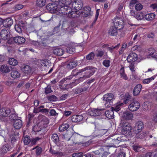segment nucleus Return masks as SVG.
Instances as JSON below:
<instances>
[{"instance_id": "nucleus-1", "label": "nucleus", "mask_w": 157, "mask_h": 157, "mask_svg": "<svg viewBox=\"0 0 157 157\" xmlns=\"http://www.w3.org/2000/svg\"><path fill=\"white\" fill-rule=\"evenodd\" d=\"M72 9L69 6H64L63 4H59L58 2L57 12L60 14L66 15L69 18H73L76 16L75 12L72 11Z\"/></svg>"}, {"instance_id": "nucleus-2", "label": "nucleus", "mask_w": 157, "mask_h": 157, "mask_svg": "<svg viewBox=\"0 0 157 157\" xmlns=\"http://www.w3.org/2000/svg\"><path fill=\"white\" fill-rule=\"evenodd\" d=\"M85 71L84 75L87 78H89L94 73L95 71L94 69L90 67H86L83 69L79 70L78 71L76 70H73L72 74L73 75H78L82 72Z\"/></svg>"}, {"instance_id": "nucleus-3", "label": "nucleus", "mask_w": 157, "mask_h": 157, "mask_svg": "<svg viewBox=\"0 0 157 157\" xmlns=\"http://www.w3.org/2000/svg\"><path fill=\"white\" fill-rule=\"evenodd\" d=\"M120 125L122 127L121 132L122 134L126 136L128 135L130 136H133L135 134L133 128L132 129L129 123L128 122L121 123Z\"/></svg>"}, {"instance_id": "nucleus-4", "label": "nucleus", "mask_w": 157, "mask_h": 157, "mask_svg": "<svg viewBox=\"0 0 157 157\" xmlns=\"http://www.w3.org/2000/svg\"><path fill=\"white\" fill-rule=\"evenodd\" d=\"M115 99L113 94L112 93H108L105 94L103 97V99L105 102V106L110 107L111 105L110 103L112 102V100Z\"/></svg>"}, {"instance_id": "nucleus-5", "label": "nucleus", "mask_w": 157, "mask_h": 157, "mask_svg": "<svg viewBox=\"0 0 157 157\" xmlns=\"http://www.w3.org/2000/svg\"><path fill=\"white\" fill-rule=\"evenodd\" d=\"M106 148L105 147L100 148L98 150L93 151L92 152L95 155H98V157H107L110 153L106 151H104V150Z\"/></svg>"}, {"instance_id": "nucleus-6", "label": "nucleus", "mask_w": 157, "mask_h": 157, "mask_svg": "<svg viewBox=\"0 0 157 157\" xmlns=\"http://www.w3.org/2000/svg\"><path fill=\"white\" fill-rule=\"evenodd\" d=\"M113 23L114 26L121 29L124 27V21L120 17H116L113 19Z\"/></svg>"}, {"instance_id": "nucleus-7", "label": "nucleus", "mask_w": 157, "mask_h": 157, "mask_svg": "<svg viewBox=\"0 0 157 157\" xmlns=\"http://www.w3.org/2000/svg\"><path fill=\"white\" fill-rule=\"evenodd\" d=\"M102 110L99 109H90L88 110L87 114L92 116H100L101 114Z\"/></svg>"}, {"instance_id": "nucleus-8", "label": "nucleus", "mask_w": 157, "mask_h": 157, "mask_svg": "<svg viewBox=\"0 0 157 157\" xmlns=\"http://www.w3.org/2000/svg\"><path fill=\"white\" fill-rule=\"evenodd\" d=\"M39 118L40 119H41V121L40 122V123L38 124V125L36 127V128H37V127H38L39 124L41 125L43 124V126H41V128L40 129V130H37L36 131V132H39L40 131L41 128H43L45 126V125H46L49 123V120L48 118L46 117L45 116H40L39 117Z\"/></svg>"}, {"instance_id": "nucleus-9", "label": "nucleus", "mask_w": 157, "mask_h": 157, "mask_svg": "<svg viewBox=\"0 0 157 157\" xmlns=\"http://www.w3.org/2000/svg\"><path fill=\"white\" fill-rule=\"evenodd\" d=\"M140 107V103L137 101H134L131 103L128 107L130 111L133 112L137 110Z\"/></svg>"}, {"instance_id": "nucleus-10", "label": "nucleus", "mask_w": 157, "mask_h": 157, "mask_svg": "<svg viewBox=\"0 0 157 157\" xmlns=\"http://www.w3.org/2000/svg\"><path fill=\"white\" fill-rule=\"evenodd\" d=\"M144 124L143 122L141 121H138L137 122L135 125V127L133 128L134 133L139 132L142 130L144 128Z\"/></svg>"}, {"instance_id": "nucleus-11", "label": "nucleus", "mask_w": 157, "mask_h": 157, "mask_svg": "<svg viewBox=\"0 0 157 157\" xmlns=\"http://www.w3.org/2000/svg\"><path fill=\"white\" fill-rule=\"evenodd\" d=\"M0 36L3 40H7L10 37V32L8 29H3L1 31Z\"/></svg>"}, {"instance_id": "nucleus-12", "label": "nucleus", "mask_w": 157, "mask_h": 157, "mask_svg": "<svg viewBox=\"0 0 157 157\" xmlns=\"http://www.w3.org/2000/svg\"><path fill=\"white\" fill-rule=\"evenodd\" d=\"M14 28L15 30L17 32L20 33L25 29V24L22 21H19L18 24L15 25Z\"/></svg>"}, {"instance_id": "nucleus-13", "label": "nucleus", "mask_w": 157, "mask_h": 157, "mask_svg": "<svg viewBox=\"0 0 157 157\" xmlns=\"http://www.w3.org/2000/svg\"><path fill=\"white\" fill-rule=\"evenodd\" d=\"M57 6L49 3L46 6L47 9L51 13H56L57 12L58 3H56Z\"/></svg>"}, {"instance_id": "nucleus-14", "label": "nucleus", "mask_w": 157, "mask_h": 157, "mask_svg": "<svg viewBox=\"0 0 157 157\" xmlns=\"http://www.w3.org/2000/svg\"><path fill=\"white\" fill-rule=\"evenodd\" d=\"M21 70L24 73L27 75L32 73V68L28 65H23L21 67Z\"/></svg>"}, {"instance_id": "nucleus-15", "label": "nucleus", "mask_w": 157, "mask_h": 157, "mask_svg": "<svg viewBox=\"0 0 157 157\" xmlns=\"http://www.w3.org/2000/svg\"><path fill=\"white\" fill-rule=\"evenodd\" d=\"M122 117L124 120H129L132 119L133 115L130 112L125 111L123 113Z\"/></svg>"}, {"instance_id": "nucleus-16", "label": "nucleus", "mask_w": 157, "mask_h": 157, "mask_svg": "<svg viewBox=\"0 0 157 157\" xmlns=\"http://www.w3.org/2000/svg\"><path fill=\"white\" fill-rule=\"evenodd\" d=\"M98 126L95 125V130L94 132L95 135L96 136H101L105 134L107 132L106 129H101L98 130Z\"/></svg>"}, {"instance_id": "nucleus-17", "label": "nucleus", "mask_w": 157, "mask_h": 157, "mask_svg": "<svg viewBox=\"0 0 157 157\" xmlns=\"http://www.w3.org/2000/svg\"><path fill=\"white\" fill-rule=\"evenodd\" d=\"M138 56L135 53H131L128 56L127 60L128 62H134L138 59Z\"/></svg>"}, {"instance_id": "nucleus-18", "label": "nucleus", "mask_w": 157, "mask_h": 157, "mask_svg": "<svg viewBox=\"0 0 157 157\" xmlns=\"http://www.w3.org/2000/svg\"><path fill=\"white\" fill-rule=\"evenodd\" d=\"M120 29L114 26H112L110 28L109 30L108 33L111 36H116L118 34V30Z\"/></svg>"}, {"instance_id": "nucleus-19", "label": "nucleus", "mask_w": 157, "mask_h": 157, "mask_svg": "<svg viewBox=\"0 0 157 157\" xmlns=\"http://www.w3.org/2000/svg\"><path fill=\"white\" fill-rule=\"evenodd\" d=\"M11 39L13 40V41L15 43L19 44H24L25 41V40L24 37L19 36L12 38Z\"/></svg>"}, {"instance_id": "nucleus-20", "label": "nucleus", "mask_w": 157, "mask_h": 157, "mask_svg": "<svg viewBox=\"0 0 157 157\" xmlns=\"http://www.w3.org/2000/svg\"><path fill=\"white\" fill-rule=\"evenodd\" d=\"M11 110L7 108H4L0 109V116L2 117H7L10 113Z\"/></svg>"}, {"instance_id": "nucleus-21", "label": "nucleus", "mask_w": 157, "mask_h": 157, "mask_svg": "<svg viewBox=\"0 0 157 157\" xmlns=\"http://www.w3.org/2000/svg\"><path fill=\"white\" fill-rule=\"evenodd\" d=\"M53 54L55 55L61 56L64 53V50L62 48L54 47L53 48Z\"/></svg>"}, {"instance_id": "nucleus-22", "label": "nucleus", "mask_w": 157, "mask_h": 157, "mask_svg": "<svg viewBox=\"0 0 157 157\" xmlns=\"http://www.w3.org/2000/svg\"><path fill=\"white\" fill-rule=\"evenodd\" d=\"M22 125V121L20 119H16L13 123V126L15 128L17 129H18L20 128Z\"/></svg>"}, {"instance_id": "nucleus-23", "label": "nucleus", "mask_w": 157, "mask_h": 157, "mask_svg": "<svg viewBox=\"0 0 157 157\" xmlns=\"http://www.w3.org/2000/svg\"><path fill=\"white\" fill-rule=\"evenodd\" d=\"M83 119V117L81 115H74L72 116L71 120L73 122H80Z\"/></svg>"}, {"instance_id": "nucleus-24", "label": "nucleus", "mask_w": 157, "mask_h": 157, "mask_svg": "<svg viewBox=\"0 0 157 157\" xmlns=\"http://www.w3.org/2000/svg\"><path fill=\"white\" fill-rule=\"evenodd\" d=\"M13 23V20L11 18H8L3 20V25L6 27L10 26Z\"/></svg>"}, {"instance_id": "nucleus-25", "label": "nucleus", "mask_w": 157, "mask_h": 157, "mask_svg": "<svg viewBox=\"0 0 157 157\" xmlns=\"http://www.w3.org/2000/svg\"><path fill=\"white\" fill-rule=\"evenodd\" d=\"M142 85L140 84H138L134 88L133 93L135 96H137L139 94L141 91Z\"/></svg>"}, {"instance_id": "nucleus-26", "label": "nucleus", "mask_w": 157, "mask_h": 157, "mask_svg": "<svg viewBox=\"0 0 157 157\" xmlns=\"http://www.w3.org/2000/svg\"><path fill=\"white\" fill-rule=\"evenodd\" d=\"M0 71L2 73H6L10 71V67L6 65H2L0 67Z\"/></svg>"}, {"instance_id": "nucleus-27", "label": "nucleus", "mask_w": 157, "mask_h": 157, "mask_svg": "<svg viewBox=\"0 0 157 157\" xmlns=\"http://www.w3.org/2000/svg\"><path fill=\"white\" fill-rule=\"evenodd\" d=\"M50 152L53 155L57 156V157H60L63 155V153L62 152L55 150L52 148L50 149Z\"/></svg>"}, {"instance_id": "nucleus-28", "label": "nucleus", "mask_w": 157, "mask_h": 157, "mask_svg": "<svg viewBox=\"0 0 157 157\" xmlns=\"http://www.w3.org/2000/svg\"><path fill=\"white\" fill-rule=\"evenodd\" d=\"M105 116L109 119H112L114 117V112L113 109L108 110L105 112Z\"/></svg>"}, {"instance_id": "nucleus-29", "label": "nucleus", "mask_w": 157, "mask_h": 157, "mask_svg": "<svg viewBox=\"0 0 157 157\" xmlns=\"http://www.w3.org/2000/svg\"><path fill=\"white\" fill-rule=\"evenodd\" d=\"M77 64V62L76 61L71 60L67 64V67L69 69H72L75 67Z\"/></svg>"}, {"instance_id": "nucleus-30", "label": "nucleus", "mask_w": 157, "mask_h": 157, "mask_svg": "<svg viewBox=\"0 0 157 157\" xmlns=\"http://www.w3.org/2000/svg\"><path fill=\"white\" fill-rule=\"evenodd\" d=\"M11 75L13 78H17L20 77V74L17 70H13L11 71Z\"/></svg>"}, {"instance_id": "nucleus-31", "label": "nucleus", "mask_w": 157, "mask_h": 157, "mask_svg": "<svg viewBox=\"0 0 157 157\" xmlns=\"http://www.w3.org/2000/svg\"><path fill=\"white\" fill-rule=\"evenodd\" d=\"M69 127V124L67 123H64L61 125L59 128L60 131L63 132L67 130Z\"/></svg>"}, {"instance_id": "nucleus-32", "label": "nucleus", "mask_w": 157, "mask_h": 157, "mask_svg": "<svg viewBox=\"0 0 157 157\" xmlns=\"http://www.w3.org/2000/svg\"><path fill=\"white\" fill-rule=\"evenodd\" d=\"M120 74L121 78L125 80L128 79V77L125 72L124 67L121 68L120 71Z\"/></svg>"}, {"instance_id": "nucleus-33", "label": "nucleus", "mask_w": 157, "mask_h": 157, "mask_svg": "<svg viewBox=\"0 0 157 157\" xmlns=\"http://www.w3.org/2000/svg\"><path fill=\"white\" fill-rule=\"evenodd\" d=\"M149 53L151 57L156 58L157 57V51L154 49L151 48L149 50Z\"/></svg>"}, {"instance_id": "nucleus-34", "label": "nucleus", "mask_w": 157, "mask_h": 157, "mask_svg": "<svg viewBox=\"0 0 157 157\" xmlns=\"http://www.w3.org/2000/svg\"><path fill=\"white\" fill-rule=\"evenodd\" d=\"M10 149V147L8 144L3 145L2 149V153L4 154L6 153L8 151H9Z\"/></svg>"}, {"instance_id": "nucleus-35", "label": "nucleus", "mask_w": 157, "mask_h": 157, "mask_svg": "<svg viewBox=\"0 0 157 157\" xmlns=\"http://www.w3.org/2000/svg\"><path fill=\"white\" fill-rule=\"evenodd\" d=\"M123 103H118L115 105L114 107H112L113 110H114L116 112H117L120 110L121 106L124 105Z\"/></svg>"}, {"instance_id": "nucleus-36", "label": "nucleus", "mask_w": 157, "mask_h": 157, "mask_svg": "<svg viewBox=\"0 0 157 157\" xmlns=\"http://www.w3.org/2000/svg\"><path fill=\"white\" fill-rule=\"evenodd\" d=\"M155 14L153 13H151L146 14L145 16V18L148 21H150L153 19L155 17Z\"/></svg>"}, {"instance_id": "nucleus-37", "label": "nucleus", "mask_w": 157, "mask_h": 157, "mask_svg": "<svg viewBox=\"0 0 157 157\" xmlns=\"http://www.w3.org/2000/svg\"><path fill=\"white\" fill-rule=\"evenodd\" d=\"M59 4H63L64 6H68L71 2V0H60Z\"/></svg>"}, {"instance_id": "nucleus-38", "label": "nucleus", "mask_w": 157, "mask_h": 157, "mask_svg": "<svg viewBox=\"0 0 157 157\" xmlns=\"http://www.w3.org/2000/svg\"><path fill=\"white\" fill-rule=\"evenodd\" d=\"M40 63L42 66L48 67L49 66L50 62L47 59L40 60Z\"/></svg>"}, {"instance_id": "nucleus-39", "label": "nucleus", "mask_w": 157, "mask_h": 157, "mask_svg": "<svg viewBox=\"0 0 157 157\" xmlns=\"http://www.w3.org/2000/svg\"><path fill=\"white\" fill-rule=\"evenodd\" d=\"M131 95L128 93H126L124 96V102L125 104L128 102V101L130 100L131 98Z\"/></svg>"}, {"instance_id": "nucleus-40", "label": "nucleus", "mask_w": 157, "mask_h": 157, "mask_svg": "<svg viewBox=\"0 0 157 157\" xmlns=\"http://www.w3.org/2000/svg\"><path fill=\"white\" fill-rule=\"evenodd\" d=\"M35 149L36 150V154L37 155H40L42 152V149L41 147L36 146L32 149V150H34Z\"/></svg>"}, {"instance_id": "nucleus-41", "label": "nucleus", "mask_w": 157, "mask_h": 157, "mask_svg": "<svg viewBox=\"0 0 157 157\" xmlns=\"http://www.w3.org/2000/svg\"><path fill=\"white\" fill-rule=\"evenodd\" d=\"M8 63L10 65L15 66L17 64L18 62L16 59L13 58H10L9 59Z\"/></svg>"}, {"instance_id": "nucleus-42", "label": "nucleus", "mask_w": 157, "mask_h": 157, "mask_svg": "<svg viewBox=\"0 0 157 157\" xmlns=\"http://www.w3.org/2000/svg\"><path fill=\"white\" fill-rule=\"evenodd\" d=\"M52 140L54 142L57 144V143L59 141V138L58 135L55 133L52 134Z\"/></svg>"}, {"instance_id": "nucleus-43", "label": "nucleus", "mask_w": 157, "mask_h": 157, "mask_svg": "<svg viewBox=\"0 0 157 157\" xmlns=\"http://www.w3.org/2000/svg\"><path fill=\"white\" fill-rule=\"evenodd\" d=\"M144 17V15L142 13L136 12L135 15V18L138 20L143 19Z\"/></svg>"}, {"instance_id": "nucleus-44", "label": "nucleus", "mask_w": 157, "mask_h": 157, "mask_svg": "<svg viewBox=\"0 0 157 157\" xmlns=\"http://www.w3.org/2000/svg\"><path fill=\"white\" fill-rule=\"evenodd\" d=\"M72 6L76 10H80L82 7V3H79L77 4H72Z\"/></svg>"}, {"instance_id": "nucleus-45", "label": "nucleus", "mask_w": 157, "mask_h": 157, "mask_svg": "<svg viewBox=\"0 0 157 157\" xmlns=\"http://www.w3.org/2000/svg\"><path fill=\"white\" fill-rule=\"evenodd\" d=\"M46 0H37L36 5L39 7H42L45 4Z\"/></svg>"}, {"instance_id": "nucleus-46", "label": "nucleus", "mask_w": 157, "mask_h": 157, "mask_svg": "<svg viewBox=\"0 0 157 157\" xmlns=\"http://www.w3.org/2000/svg\"><path fill=\"white\" fill-rule=\"evenodd\" d=\"M17 117L18 116L14 112L13 113H12L9 116V118L11 121L12 120L15 121L16 119H17Z\"/></svg>"}, {"instance_id": "nucleus-47", "label": "nucleus", "mask_w": 157, "mask_h": 157, "mask_svg": "<svg viewBox=\"0 0 157 157\" xmlns=\"http://www.w3.org/2000/svg\"><path fill=\"white\" fill-rule=\"evenodd\" d=\"M31 142V140L29 136H26L24 138V142L25 145H27Z\"/></svg>"}, {"instance_id": "nucleus-48", "label": "nucleus", "mask_w": 157, "mask_h": 157, "mask_svg": "<svg viewBox=\"0 0 157 157\" xmlns=\"http://www.w3.org/2000/svg\"><path fill=\"white\" fill-rule=\"evenodd\" d=\"M47 99L49 101H55L57 100V97L55 95H52L47 97Z\"/></svg>"}, {"instance_id": "nucleus-49", "label": "nucleus", "mask_w": 157, "mask_h": 157, "mask_svg": "<svg viewBox=\"0 0 157 157\" xmlns=\"http://www.w3.org/2000/svg\"><path fill=\"white\" fill-rule=\"evenodd\" d=\"M133 150L137 152H139L141 151L143 149L142 147L139 145H135L133 146Z\"/></svg>"}, {"instance_id": "nucleus-50", "label": "nucleus", "mask_w": 157, "mask_h": 157, "mask_svg": "<svg viewBox=\"0 0 157 157\" xmlns=\"http://www.w3.org/2000/svg\"><path fill=\"white\" fill-rule=\"evenodd\" d=\"M94 54L92 52L86 56V58L88 60H92L94 59Z\"/></svg>"}, {"instance_id": "nucleus-51", "label": "nucleus", "mask_w": 157, "mask_h": 157, "mask_svg": "<svg viewBox=\"0 0 157 157\" xmlns=\"http://www.w3.org/2000/svg\"><path fill=\"white\" fill-rule=\"evenodd\" d=\"M154 79V78L153 77H152L149 78L144 79L143 80V83L144 84H148L151 81L153 80Z\"/></svg>"}, {"instance_id": "nucleus-52", "label": "nucleus", "mask_w": 157, "mask_h": 157, "mask_svg": "<svg viewBox=\"0 0 157 157\" xmlns=\"http://www.w3.org/2000/svg\"><path fill=\"white\" fill-rule=\"evenodd\" d=\"M40 139V138L38 137L33 138L31 140V145H35L36 144L37 142Z\"/></svg>"}, {"instance_id": "nucleus-53", "label": "nucleus", "mask_w": 157, "mask_h": 157, "mask_svg": "<svg viewBox=\"0 0 157 157\" xmlns=\"http://www.w3.org/2000/svg\"><path fill=\"white\" fill-rule=\"evenodd\" d=\"M49 114L50 116L57 117L58 115V113H57L54 109H51L50 110Z\"/></svg>"}, {"instance_id": "nucleus-54", "label": "nucleus", "mask_w": 157, "mask_h": 157, "mask_svg": "<svg viewBox=\"0 0 157 157\" xmlns=\"http://www.w3.org/2000/svg\"><path fill=\"white\" fill-rule=\"evenodd\" d=\"M52 92V90L51 89V87L50 86L48 85L47 87L45 88V93L46 94H48Z\"/></svg>"}, {"instance_id": "nucleus-55", "label": "nucleus", "mask_w": 157, "mask_h": 157, "mask_svg": "<svg viewBox=\"0 0 157 157\" xmlns=\"http://www.w3.org/2000/svg\"><path fill=\"white\" fill-rule=\"evenodd\" d=\"M75 48L73 47H67L66 49V52L69 53H72L75 51Z\"/></svg>"}, {"instance_id": "nucleus-56", "label": "nucleus", "mask_w": 157, "mask_h": 157, "mask_svg": "<svg viewBox=\"0 0 157 157\" xmlns=\"http://www.w3.org/2000/svg\"><path fill=\"white\" fill-rule=\"evenodd\" d=\"M120 46V44H117V45L115 46H112L110 47H109L108 48V50L110 51V52H112L113 50L114 49H117L119 48Z\"/></svg>"}, {"instance_id": "nucleus-57", "label": "nucleus", "mask_w": 157, "mask_h": 157, "mask_svg": "<svg viewBox=\"0 0 157 157\" xmlns=\"http://www.w3.org/2000/svg\"><path fill=\"white\" fill-rule=\"evenodd\" d=\"M103 64L106 67H109L110 65V61L109 60H105L103 61Z\"/></svg>"}, {"instance_id": "nucleus-58", "label": "nucleus", "mask_w": 157, "mask_h": 157, "mask_svg": "<svg viewBox=\"0 0 157 157\" xmlns=\"http://www.w3.org/2000/svg\"><path fill=\"white\" fill-rule=\"evenodd\" d=\"M143 8V6L140 3L136 4L135 5V9L136 10H140Z\"/></svg>"}, {"instance_id": "nucleus-59", "label": "nucleus", "mask_w": 157, "mask_h": 157, "mask_svg": "<svg viewBox=\"0 0 157 157\" xmlns=\"http://www.w3.org/2000/svg\"><path fill=\"white\" fill-rule=\"evenodd\" d=\"M135 134H136L138 138L140 139L143 138L145 135V133L144 132H141L140 134H139V132H137V133H135Z\"/></svg>"}, {"instance_id": "nucleus-60", "label": "nucleus", "mask_w": 157, "mask_h": 157, "mask_svg": "<svg viewBox=\"0 0 157 157\" xmlns=\"http://www.w3.org/2000/svg\"><path fill=\"white\" fill-rule=\"evenodd\" d=\"M104 54V52L103 51L99 50L98 51L97 53L96 54V56L98 57L101 58Z\"/></svg>"}, {"instance_id": "nucleus-61", "label": "nucleus", "mask_w": 157, "mask_h": 157, "mask_svg": "<svg viewBox=\"0 0 157 157\" xmlns=\"http://www.w3.org/2000/svg\"><path fill=\"white\" fill-rule=\"evenodd\" d=\"M151 119L154 121L157 122V111L153 114Z\"/></svg>"}, {"instance_id": "nucleus-62", "label": "nucleus", "mask_w": 157, "mask_h": 157, "mask_svg": "<svg viewBox=\"0 0 157 157\" xmlns=\"http://www.w3.org/2000/svg\"><path fill=\"white\" fill-rule=\"evenodd\" d=\"M75 86V84L72 82V83H70L69 84L66 85V87L67 88V89L69 88H71L74 86Z\"/></svg>"}, {"instance_id": "nucleus-63", "label": "nucleus", "mask_w": 157, "mask_h": 157, "mask_svg": "<svg viewBox=\"0 0 157 157\" xmlns=\"http://www.w3.org/2000/svg\"><path fill=\"white\" fill-rule=\"evenodd\" d=\"M131 71L132 72L135 71L134 64L133 63H130L128 67Z\"/></svg>"}, {"instance_id": "nucleus-64", "label": "nucleus", "mask_w": 157, "mask_h": 157, "mask_svg": "<svg viewBox=\"0 0 157 157\" xmlns=\"http://www.w3.org/2000/svg\"><path fill=\"white\" fill-rule=\"evenodd\" d=\"M42 109L40 108L39 107L35 108H34L33 112L34 113H37L40 112L41 113Z\"/></svg>"}]
</instances>
